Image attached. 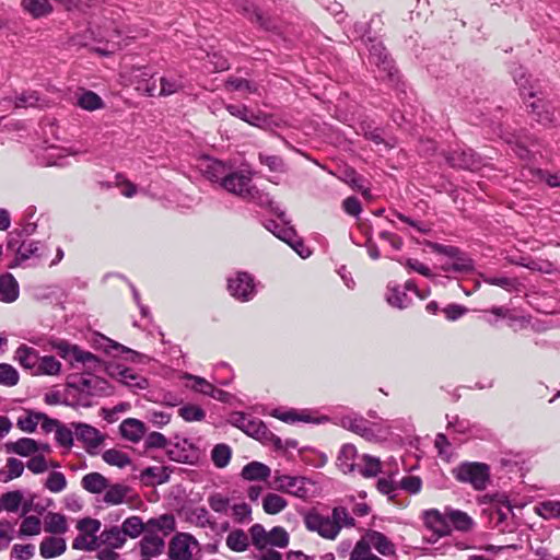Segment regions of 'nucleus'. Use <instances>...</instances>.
Returning a JSON list of instances; mask_svg holds the SVG:
<instances>
[{
  "instance_id": "nucleus-7",
  "label": "nucleus",
  "mask_w": 560,
  "mask_h": 560,
  "mask_svg": "<svg viewBox=\"0 0 560 560\" xmlns=\"http://www.w3.org/2000/svg\"><path fill=\"white\" fill-rule=\"evenodd\" d=\"M362 40L369 50L370 62L375 65L389 79H393L397 70L383 43L369 35H363Z\"/></svg>"
},
{
  "instance_id": "nucleus-19",
  "label": "nucleus",
  "mask_w": 560,
  "mask_h": 560,
  "mask_svg": "<svg viewBox=\"0 0 560 560\" xmlns=\"http://www.w3.org/2000/svg\"><path fill=\"white\" fill-rule=\"evenodd\" d=\"M104 34L98 33L100 42L105 40L109 46L107 49L97 48L96 51L102 55H108L114 52L117 49H120V38L125 31L119 27V25L113 20L109 25L104 26Z\"/></svg>"
},
{
  "instance_id": "nucleus-59",
  "label": "nucleus",
  "mask_w": 560,
  "mask_h": 560,
  "mask_svg": "<svg viewBox=\"0 0 560 560\" xmlns=\"http://www.w3.org/2000/svg\"><path fill=\"white\" fill-rule=\"evenodd\" d=\"M372 546L366 539L365 536H363L354 546L353 550L350 553L349 560H364L369 557L373 556Z\"/></svg>"
},
{
  "instance_id": "nucleus-49",
  "label": "nucleus",
  "mask_w": 560,
  "mask_h": 560,
  "mask_svg": "<svg viewBox=\"0 0 560 560\" xmlns=\"http://www.w3.org/2000/svg\"><path fill=\"white\" fill-rule=\"evenodd\" d=\"M20 381L18 370L9 363H0V385L7 387L15 386Z\"/></svg>"
},
{
  "instance_id": "nucleus-47",
  "label": "nucleus",
  "mask_w": 560,
  "mask_h": 560,
  "mask_svg": "<svg viewBox=\"0 0 560 560\" xmlns=\"http://www.w3.org/2000/svg\"><path fill=\"white\" fill-rule=\"evenodd\" d=\"M225 86L231 91H246L250 94H256L258 92L256 83L243 78L230 77L225 81Z\"/></svg>"
},
{
  "instance_id": "nucleus-13",
  "label": "nucleus",
  "mask_w": 560,
  "mask_h": 560,
  "mask_svg": "<svg viewBox=\"0 0 560 560\" xmlns=\"http://www.w3.org/2000/svg\"><path fill=\"white\" fill-rule=\"evenodd\" d=\"M243 432L262 443L272 444L276 450L283 447L282 440L272 433L260 419L250 416Z\"/></svg>"
},
{
  "instance_id": "nucleus-35",
  "label": "nucleus",
  "mask_w": 560,
  "mask_h": 560,
  "mask_svg": "<svg viewBox=\"0 0 560 560\" xmlns=\"http://www.w3.org/2000/svg\"><path fill=\"white\" fill-rule=\"evenodd\" d=\"M487 512L489 513L490 522L500 525L506 522L509 516L513 514V508L508 500H502L495 504H491L487 509Z\"/></svg>"
},
{
  "instance_id": "nucleus-11",
  "label": "nucleus",
  "mask_w": 560,
  "mask_h": 560,
  "mask_svg": "<svg viewBox=\"0 0 560 560\" xmlns=\"http://www.w3.org/2000/svg\"><path fill=\"white\" fill-rule=\"evenodd\" d=\"M198 552V541L189 534H178L171 541L170 555L172 559L192 560Z\"/></svg>"
},
{
  "instance_id": "nucleus-15",
  "label": "nucleus",
  "mask_w": 560,
  "mask_h": 560,
  "mask_svg": "<svg viewBox=\"0 0 560 560\" xmlns=\"http://www.w3.org/2000/svg\"><path fill=\"white\" fill-rule=\"evenodd\" d=\"M225 109L230 115L254 127L262 128L269 122V117L266 114L261 112L255 113L244 104H226Z\"/></svg>"
},
{
  "instance_id": "nucleus-39",
  "label": "nucleus",
  "mask_w": 560,
  "mask_h": 560,
  "mask_svg": "<svg viewBox=\"0 0 560 560\" xmlns=\"http://www.w3.org/2000/svg\"><path fill=\"white\" fill-rule=\"evenodd\" d=\"M534 510L545 520L560 518V501L547 500L535 505Z\"/></svg>"
},
{
  "instance_id": "nucleus-50",
  "label": "nucleus",
  "mask_w": 560,
  "mask_h": 560,
  "mask_svg": "<svg viewBox=\"0 0 560 560\" xmlns=\"http://www.w3.org/2000/svg\"><path fill=\"white\" fill-rule=\"evenodd\" d=\"M103 535H107L106 548H119L125 541V527H104Z\"/></svg>"
},
{
  "instance_id": "nucleus-17",
  "label": "nucleus",
  "mask_w": 560,
  "mask_h": 560,
  "mask_svg": "<svg viewBox=\"0 0 560 560\" xmlns=\"http://www.w3.org/2000/svg\"><path fill=\"white\" fill-rule=\"evenodd\" d=\"M27 499V492L16 489L2 493L0 495V513L24 514V504Z\"/></svg>"
},
{
  "instance_id": "nucleus-43",
  "label": "nucleus",
  "mask_w": 560,
  "mask_h": 560,
  "mask_svg": "<svg viewBox=\"0 0 560 560\" xmlns=\"http://www.w3.org/2000/svg\"><path fill=\"white\" fill-rule=\"evenodd\" d=\"M526 70L522 66H517L512 70L513 79L516 85L520 89L521 95L525 98L528 96L529 98H535L537 96V91L535 90V85H530L529 88L522 83V79H526Z\"/></svg>"
},
{
  "instance_id": "nucleus-64",
  "label": "nucleus",
  "mask_w": 560,
  "mask_h": 560,
  "mask_svg": "<svg viewBox=\"0 0 560 560\" xmlns=\"http://www.w3.org/2000/svg\"><path fill=\"white\" fill-rule=\"evenodd\" d=\"M209 506L217 513L228 514L230 511V500L220 493H214L208 499Z\"/></svg>"
},
{
  "instance_id": "nucleus-16",
  "label": "nucleus",
  "mask_w": 560,
  "mask_h": 560,
  "mask_svg": "<svg viewBox=\"0 0 560 560\" xmlns=\"http://www.w3.org/2000/svg\"><path fill=\"white\" fill-rule=\"evenodd\" d=\"M74 434L81 441L89 454H95V450L102 444L104 436L94 427L86 423H72Z\"/></svg>"
},
{
  "instance_id": "nucleus-28",
  "label": "nucleus",
  "mask_w": 560,
  "mask_h": 560,
  "mask_svg": "<svg viewBox=\"0 0 560 560\" xmlns=\"http://www.w3.org/2000/svg\"><path fill=\"white\" fill-rule=\"evenodd\" d=\"M19 298V283L11 273L0 276V301L14 302Z\"/></svg>"
},
{
  "instance_id": "nucleus-63",
  "label": "nucleus",
  "mask_w": 560,
  "mask_h": 560,
  "mask_svg": "<svg viewBox=\"0 0 560 560\" xmlns=\"http://www.w3.org/2000/svg\"><path fill=\"white\" fill-rule=\"evenodd\" d=\"M508 144L512 147L514 153L522 160H529L530 151L527 147L521 141L520 137L516 135H509L504 139Z\"/></svg>"
},
{
  "instance_id": "nucleus-14",
  "label": "nucleus",
  "mask_w": 560,
  "mask_h": 560,
  "mask_svg": "<svg viewBox=\"0 0 560 560\" xmlns=\"http://www.w3.org/2000/svg\"><path fill=\"white\" fill-rule=\"evenodd\" d=\"M340 425L369 441L375 438L373 423L357 412H350L340 418Z\"/></svg>"
},
{
  "instance_id": "nucleus-51",
  "label": "nucleus",
  "mask_w": 560,
  "mask_h": 560,
  "mask_svg": "<svg viewBox=\"0 0 560 560\" xmlns=\"http://www.w3.org/2000/svg\"><path fill=\"white\" fill-rule=\"evenodd\" d=\"M226 545L234 551H244L248 545V536L241 529H235L226 538Z\"/></svg>"
},
{
  "instance_id": "nucleus-34",
  "label": "nucleus",
  "mask_w": 560,
  "mask_h": 560,
  "mask_svg": "<svg viewBox=\"0 0 560 560\" xmlns=\"http://www.w3.org/2000/svg\"><path fill=\"white\" fill-rule=\"evenodd\" d=\"M44 248L45 246L40 244L39 242L30 241V242H22L16 250V260L18 261H24L26 259H30L32 257L34 258H43L44 255Z\"/></svg>"
},
{
  "instance_id": "nucleus-41",
  "label": "nucleus",
  "mask_w": 560,
  "mask_h": 560,
  "mask_svg": "<svg viewBox=\"0 0 560 560\" xmlns=\"http://www.w3.org/2000/svg\"><path fill=\"white\" fill-rule=\"evenodd\" d=\"M102 458L106 464L119 468H124L131 463L130 457L126 453L118 451L116 448L106 450L102 454Z\"/></svg>"
},
{
  "instance_id": "nucleus-42",
  "label": "nucleus",
  "mask_w": 560,
  "mask_h": 560,
  "mask_svg": "<svg viewBox=\"0 0 560 560\" xmlns=\"http://www.w3.org/2000/svg\"><path fill=\"white\" fill-rule=\"evenodd\" d=\"M442 269L447 272H469L474 269V261L460 252L454 261L445 264Z\"/></svg>"
},
{
  "instance_id": "nucleus-60",
  "label": "nucleus",
  "mask_w": 560,
  "mask_h": 560,
  "mask_svg": "<svg viewBox=\"0 0 560 560\" xmlns=\"http://www.w3.org/2000/svg\"><path fill=\"white\" fill-rule=\"evenodd\" d=\"M258 160L262 165H266L270 172L283 173L285 171L283 159L279 155L259 153Z\"/></svg>"
},
{
  "instance_id": "nucleus-45",
  "label": "nucleus",
  "mask_w": 560,
  "mask_h": 560,
  "mask_svg": "<svg viewBox=\"0 0 560 560\" xmlns=\"http://www.w3.org/2000/svg\"><path fill=\"white\" fill-rule=\"evenodd\" d=\"M43 417V412L27 411L25 416L19 417L16 425L21 431L32 433L36 430Z\"/></svg>"
},
{
  "instance_id": "nucleus-36",
  "label": "nucleus",
  "mask_w": 560,
  "mask_h": 560,
  "mask_svg": "<svg viewBox=\"0 0 560 560\" xmlns=\"http://www.w3.org/2000/svg\"><path fill=\"white\" fill-rule=\"evenodd\" d=\"M141 552L148 557L160 555L164 547L163 538L154 533L145 534L140 541Z\"/></svg>"
},
{
  "instance_id": "nucleus-22",
  "label": "nucleus",
  "mask_w": 560,
  "mask_h": 560,
  "mask_svg": "<svg viewBox=\"0 0 560 560\" xmlns=\"http://www.w3.org/2000/svg\"><path fill=\"white\" fill-rule=\"evenodd\" d=\"M119 431L122 438L137 443L144 436L145 425L138 419L128 418L120 423Z\"/></svg>"
},
{
  "instance_id": "nucleus-52",
  "label": "nucleus",
  "mask_w": 560,
  "mask_h": 560,
  "mask_svg": "<svg viewBox=\"0 0 560 560\" xmlns=\"http://www.w3.org/2000/svg\"><path fill=\"white\" fill-rule=\"evenodd\" d=\"M161 89L159 96H170L184 89V83L180 78L162 77L160 79Z\"/></svg>"
},
{
  "instance_id": "nucleus-31",
  "label": "nucleus",
  "mask_w": 560,
  "mask_h": 560,
  "mask_svg": "<svg viewBox=\"0 0 560 560\" xmlns=\"http://www.w3.org/2000/svg\"><path fill=\"white\" fill-rule=\"evenodd\" d=\"M81 486L88 492L98 494L108 488V480L100 472H90L83 476Z\"/></svg>"
},
{
  "instance_id": "nucleus-9",
  "label": "nucleus",
  "mask_w": 560,
  "mask_h": 560,
  "mask_svg": "<svg viewBox=\"0 0 560 560\" xmlns=\"http://www.w3.org/2000/svg\"><path fill=\"white\" fill-rule=\"evenodd\" d=\"M443 156L446 163L453 168L474 172L479 170L482 165L480 155L469 148L444 151Z\"/></svg>"
},
{
  "instance_id": "nucleus-33",
  "label": "nucleus",
  "mask_w": 560,
  "mask_h": 560,
  "mask_svg": "<svg viewBox=\"0 0 560 560\" xmlns=\"http://www.w3.org/2000/svg\"><path fill=\"white\" fill-rule=\"evenodd\" d=\"M372 548L376 549L383 556H393L395 546L383 534L375 530H368L364 535Z\"/></svg>"
},
{
  "instance_id": "nucleus-8",
  "label": "nucleus",
  "mask_w": 560,
  "mask_h": 560,
  "mask_svg": "<svg viewBox=\"0 0 560 560\" xmlns=\"http://www.w3.org/2000/svg\"><path fill=\"white\" fill-rule=\"evenodd\" d=\"M250 535L254 546L258 549L283 548L289 544V535L281 527H272L270 530H266L265 527H252Z\"/></svg>"
},
{
  "instance_id": "nucleus-2",
  "label": "nucleus",
  "mask_w": 560,
  "mask_h": 560,
  "mask_svg": "<svg viewBox=\"0 0 560 560\" xmlns=\"http://www.w3.org/2000/svg\"><path fill=\"white\" fill-rule=\"evenodd\" d=\"M221 187L242 199L255 200L259 190L253 184L250 172L232 171L223 178Z\"/></svg>"
},
{
  "instance_id": "nucleus-12",
  "label": "nucleus",
  "mask_w": 560,
  "mask_h": 560,
  "mask_svg": "<svg viewBox=\"0 0 560 560\" xmlns=\"http://www.w3.org/2000/svg\"><path fill=\"white\" fill-rule=\"evenodd\" d=\"M81 532L73 540V548L79 550H94L106 548L107 535H103L104 527H80Z\"/></svg>"
},
{
  "instance_id": "nucleus-26",
  "label": "nucleus",
  "mask_w": 560,
  "mask_h": 560,
  "mask_svg": "<svg viewBox=\"0 0 560 560\" xmlns=\"http://www.w3.org/2000/svg\"><path fill=\"white\" fill-rule=\"evenodd\" d=\"M529 108V113L533 116V119L542 126H548L553 121V112L550 109L549 105L544 102L541 98H536L527 104Z\"/></svg>"
},
{
  "instance_id": "nucleus-3",
  "label": "nucleus",
  "mask_w": 560,
  "mask_h": 560,
  "mask_svg": "<svg viewBox=\"0 0 560 560\" xmlns=\"http://www.w3.org/2000/svg\"><path fill=\"white\" fill-rule=\"evenodd\" d=\"M52 349L72 368L81 363L84 368L95 370L101 365V360L90 351L82 350L77 345H71L66 340H59L52 343Z\"/></svg>"
},
{
  "instance_id": "nucleus-5",
  "label": "nucleus",
  "mask_w": 560,
  "mask_h": 560,
  "mask_svg": "<svg viewBox=\"0 0 560 560\" xmlns=\"http://www.w3.org/2000/svg\"><path fill=\"white\" fill-rule=\"evenodd\" d=\"M305 525H355V522L345 506H335L330 514L324 506L313 509L305 516Z\"/></svg>"
},
{
  "instance_id": "nucleus-32",
  "label": "nucleus",
  "mask_w": 560,
  "mask_h": 560,
  "mask_svg": "<svg viewBox=\"0 0 560 560\" xmlns=\"http://www.w3.org/2000/svg\"><path fill=\"white\" fill-rule=\"evenodd\" d=\"M381 471V462L377 457L364 454L355 466V474L362 477H375Z\"/></svg>"
},
{
  "instance_id": "nucleus-4",
  "label": "nucleus",
  "mask_w": 560,
  "mask_h": 560,
  "mask_svg": "<svg viewBox=\"0 0 560 560\" xmlns=\"http://www.w3.org/2000/svg\"><path fill=\"white\" fill-rule=\"evenodd\" d=\"M460 482L470 483L475 490H485L490 481V468L483 463H463L453 470Z\"/></svg>"
},
{
  "instance_id": "nucleus-44",
  "label": "nucleus",
  "mask_w": 560,
  "mask_h": 560,
  "mask_svg": "<svg viewBox=\"0 0 560 560\" xmlns=\"http://www.w3.org/2000/svg\"><path fill=\"white\" fill-rule=\"evenodd\" d=\"M232 451L226 444H217L211 452V459L215 467L224 468L231 460Z\"/></svg>"
},
{
  "instance_id": "nucleus-46",
  "label": "nucleus",
  "mask_w": 560,
  "mask_h": 560,
  "mask_svg": "<svg viewBox=\"0 0 560 560\" xmlns=\"http://www.w3.org/2000/svg\"><path fill=\"white\" fill-rule=\"evenodd\" d=\"M287 506V501L279 494L268 493L262 499L264 511L268 514H277Z\"/></svg>"
},
{
  "instance_id": "nucleus-27",
  "label": "nucleus",
  "mask_w": 560,
  "mask_h": 560,
  "mask_svg": "<svg viewBox=\"0 0 560 560\" xmlns=\"http://www.w3.org/2000/svg\"><path fill=\"white\" fill-rule=\"evenodd\" d=\"M529 108V113L533 116V119L542 126H548L553 121V112L550 109L549 105L544 102L541 98H536L527 104Z\"/></svg>"
},
{
  "instance_id": "nucleus-1",
  "label": "nucleus",
  "mask_w": 560,
  "mask_h": 560,
  "mask_svg": "<svg viewBox=\"0 0 560 560\" xmlns=\"http://www.w3.org/2000/svg\"><path fill=\"white\" fill-rule=\"evenodd\" d=\"M114 394V387L103 377L89 374H71L66 384V396L71 402L67 406L91 407L92 398L108 397Z\"/></svg>"
},
{
  "instance_id": "nucleus-23",
  "label": "nucleus",
  "mask_w": 560,
  "mask_h": 560,
  "mask_svg": "<svg viewBox=\"0 0 560 560\" xmlns=\"http://www.w3.org/2000/svg\"><path fill=\"white\" fill-rule=\"evenodd\" d=\"M118 381L132 390L145 389L149 387V381L141 374H138L130 368H118Z\"/></svg>"
},
{
  "instance_id": "nucleus-57",
  "label": "nucleus",
  "mask_w": 560,
  "mask_h": 560,
  "mask_svg": "<svg viewBox=\"0 0 560 560\" xmlns=\"http://www.w3.org/2000/svg\"><path fill=\"white\" fill-rule=\"evenodd\" d=\"M127 492V487L116 483L113 486L108 485L104 494V502L109 504H119L124 501Z\"/></svg>"
},
{
  "instance_id": "nucleus-40",
  "label": "nucleus",
  "mask_w": 560,
  "mask_h": 560,
  "mask_svg": "<svg viewBox=\"0 0 560 560\" xmlns=\"http://www.w3.org/2000/svg\"><path fill=\"white\" fill-rule=\"evenodd\" d=\"M61 369L60 362L54 355L40 357L35 375H58Z\"/></svg>"
},
{
  "instance_id": "nucleus-37",
  "label": "nucleus",
  "mask_w": 560,
  "mask_h": 560,
  "mask_svg": "<svg viewBox=\"0 0 560 560\" xmlns=\"http://www.w3.org/2000/svg\"><path fill=\"white\" fill-rule=\"evenodd\" d=\"M39 550L44 558H54L66 550V542L61 537L51 536L42 541Z\"/></svg>"
},
{
  "instance_id": "nucleus-54",
  "label": "nucleus",
  "mask_w": 560,
  "mask_h": 560,
  "mask_svg": "<svg viewBox=\"0 0 560 560\" xmlns=\"http://www.w3.org/2000/svg\"><path fill=\"white\" fill-rule=\"evenodd\" d=\"M36 207L35 206H28L25 211H24V214H23V219H22V229L21 231L19 232V235H32L33 233H35L36 229H37V223L35 221H33L35 214H36Z\"/></svg>"
},
{
  "instance_id": "nucleus-25",
  "label": "nucleus",
  "mask_w": 560,
  "mask_h": 560,
  "mask_svg": "<svg viewBox=\"0 0 560 560\" xmlns=\"http://www.w3.org/2000/svg\"><path fill=\"white\" fill-rule=\"evenodd\" d=\"M236 10L241 12L244 16H246L252 22L257 23L260 27L268 30L269 22L265 16L260 13L258 8L249 0H235L234 3Z\"/></svg>"
},
{
  "instance_id": "nucleus-20",
  "label": "nucleus",
  "mask_w": 560,
  "mask_h": 560,
  "mask_svg": "<svg viewBox=\"0 0 560 560\" xmlns=\"http://www.w3.org/2000/svg\"><path fill=\"white\" fill-rule=\"evenodd\" d=\"M360 460L353 444H343L337 456V466L345 474H355V466Z\"/></svg>"
},
{
  "instance_id": "nucleus-56",
  "label": "nucleus",
  "mask_w": 560,
  "mask_h": 560,
  "mask_svg": "<svg viewBox=\"0 0 560 560\" xmlns=\"http://www.w3.org/2000/svg\"><path fill=\"white\" fill-rule=\"evenodd\" d=\"M178 415L187 422L201 421L206 417V412L201 407L191 404L180 407Z\"/></svg>"
},
{
  "instance_id": "nucleus-55",
  "label": "nucleus",
  "mask_w": 560,
  "mask_h": 560,
  "mask_svg": "<svg viewBox=\"0 0 560 560\" xmlns=\"http://www.w3.org/2000/svg\"><path fill=\"white\" fill-rule=\"evenodd\" d=\"M387 302L395 307L405 308L410 303L407 293L400 290L399 287L388 288Z\"/></svg>"
},
{
  "instance_id": "nucleus-61",
  "label": "nucleus",
  "mask_w": 560,
  "mask_h": 560,
  "mask_svg": "<svg viewBox=\"0 0 560 560\" xmlns=\"http://www.w3.org/2000/svg\"><path fill=\"white\" fill-rule=\"evenodd\" d=\"M231 516L236 523H247L252 521V510L247 503L234 504L230 508Z\"/></svg>"
},
{
  "instance_id": "nucleus-21",
  "label": "nucleus",
  "mask_w": 560,
  "mask_h": 560,
  "mask_svg": "<svg viewBox=\"0 0 560 560\" xmlns=\"http://www.w3.org/2000/svg\"><path fill=\"white\" fill-rule=\"evenodd\" d=\"M14 359L19 362L21 366L25 370H28L33 375L37 370L39 363V353L36 349L28 347L26 345H21L14 353Z\"/></svg>"
},
{
  "instance_id": "nucleus-6",
  "label": "nucleus",
  "mask_w": 560,
  "mask_h": 560,
  "mask_svg": "<svg viewBox=\"0 0 560 560\" xmlns=\"http://www.w3.org/2000/svg\"><path fill=\"white\" fill-rule=\"evenodd\" d=\"M423 525H474L472 518L460 510L450 506L440 512L438 509H429L422 512Z\"/></svg>"
},
{
  "instance_id": "nucleus-62",
  "label": "nucleus",
  "mask_w": 560,
  "mask_h": 560,
  "mask_svg": "<svg viewBox=\"0 0 560 560\" xmlns=\"http://www.w3.org/2000/svg\"><path fill=\"white\" fill-rule=\"evenodd\" d=\"M45 487L51 492H61L67 487V480L62 472L52 471L49 474Z\"/></svg>"
},
{
  "instance_id": "nucleus-24",
  "label": "nucleus",
  "mask_w": 560,
  "mask_h": 560,
  "mask_svg": "<svg viewBox=\"0 0 560 560\" xmlns=\"http://www.w3.org/2000/svg\"><path fill=\"white\" fill-rule=\"evenodd\" d=\"M4 450L8 454L30 456L39 451V444L31 438H21L15 442H7Z\"/></svg>"
},
{
  "instance_id": "nucleus-58",
  "label": "nucleus",
  "mask_w": 560,
  "mask_h": 560,
  "mask_svg": "<svg viewBox=\"0 0 560 560\" xmlns=\"http://www.w3.org/2000/svg\"><path fill=\"white\" fill-rule=\"evenodd\" d=\"M396 261L404 265L409 271H416L423 277L431 278L433 276L430 268L418 259L399 257Z\"/></svg>"
},
{
  "instance_id": "nucleus-48",
  "label": "nucleus",
  "mask_w": 560,
  "mask_h": 560,
  "mask_svg": "<svg viewBox=\"0 0 560 560\" xmlns=\"http://www.w3.org/2000/svg\"><path fill=\"white\" fill-rule=\"evenodd\" d=\"M78 105L86 110H95L102 108L104 102L95 92L84 91L78 98Z\"/></svg>"
},
{
  "instance_id": "nucleus-29",
  "label": "nucleus",
  "mask_w": 560,
  "mask_h": 560,
  "mask_svg": "<svg viewBox=\"0 0 560 560\" xmlns=\"http://www.w3.org/2000/svg\"><path fill=\"white\" fill-rule=\"evenodd\" d=\"M270 468L260 462H250L242 469L241 476L249 481H264L270 477Z\"/></svg>"
},
{
  "instance_id": "nucleus-10",
  "label": "nucleus",
  "mask_w": 560,
  "mask_h": 560,
  "mask_svg": "<svg viewBox=\"0 0 560 560\" xmlns=\"http://www.w3.org/2000/svg\"><path fill=\"white\" fill-rule=\"evenodd\" d=\"M228 290L241 302L250 301L256 295L255 279L246 271H238L234 278L228 279Z\"/></svg>"
},
{
  "instance_id": "nucleus-38",
  "label": "nucleus",
  "mask_w": 560,
  "mask_h": 560,
  "mask_svg": "<svg viewBox=\"0 0 560 560\" xmlns=\"http://www.w3.org/2000/svg\"><path fill=\"white\" fill-rule=\"evenodd\" d=\"M52 504L51 499H40L36 493L27 491V499L24 504V514L33 513L38 516L45 514L47 508Z\"/></svg>"
},
{
  "instance_id": "nucleus-18",
  "label": "nucleus",
  "mask_w": 560,
  "mask_h": 560,
  "mask_svg": "<svg viewBox=\"0 0 560 560\" xmlns=\"http://www.w3.org/2000/svg\"><path fill=\"white\" fill-rule=\"evenodd\" d=\"M277 489L283 492H288L298 498L307 497L308 490L305 487L306 478L298 476L282 475L275 480Z\"/></svg>"
},
{
  "instance_id": "nucleus-53",
  "label": "nucleus",
  "mask_w": 560,
  "mask_h": 560,
  "mask_svg": "<svg viewBox=\"0 0 560 560\" xmlns=\"http://www.w3.org/2000/svg\"><path fill=\"white\" fill-rule=\"evenodd\" d=\"M230 172L228 171L224 163L220 161H212L206 170L207 177L214 183H219L222 185L223 178L228 176Z\"/></svg>"
},
{
  "instance_id": "nucleus-30",
  "label": "nucleus",
  "mask_w": 560,
  "mask_h": 560,
  "mask_svg": "<svg viewBox=\"0 0 560 560\" xmlns=\"http://www.w3.org/2000/svg\"><path fill=\"white\" fill-rule=\"evenodd\" d=\"M21 7L24 12L34 19L47 16L52 12V5L49 0H22Z\"/></svg>"
}]
</instances>
